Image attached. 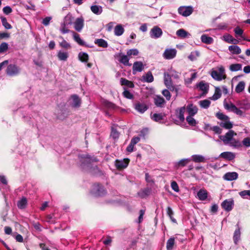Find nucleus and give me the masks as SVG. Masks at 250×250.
Wrapping results in <instances>:
<instances>
[{
    "label": "nucleus",
    "mask_w": 250,
    "mask_h": 250,
    "mask_svg": "<svg viewBox=\"0 0 250 250\" xmlns=\"http://www.w3.org/2000/svg\"><path fill=\"white\" fill-rule=\"evenodd\" d=\"M199 104L202 108L207 109L210 104V102L208 100H201L199 102Z\"/></svg>",
    "instance_id": "nucleus-47"
},
{
    "label": "nucleus",
    "mask_w": 250,
    "mask_h": 250,
    "mask_svg": "<svg viewBox=\"0 0 250 250\" xmlns=\"http://www.w3.org/2000/svg\"><path fill=\"white\" fill-rule=\"evenodd\" d=\"M135 109L140 113H144L148 108L147 105L143 103L140 102H135L133 104Z\"/></svg>",
    "instance_id": "nucleus-14"
},
{
    "label": "nucleus",
    "mask_w": 250,
    "mask_h": 250,
    "mask_svg": "<svg viewBox=\"0 0 250 250\" xmlns=\"http://www.w3.org/2000/svg\"><path fill=\"white\" fill-rule=\"evenodd\" d=\"M27 205V200L25 197H22L17 202V207L19 208L22 209H24Z\"/></svg>",
    "instance_id": "nucleus-21"
},
{
    "label": "nucleus",
    "mask_w": 250,
    "mask_h": 250,
    "mask_svg": "<svg viewBox=\"0 0 250 250\" xmlns=\"http://www.w3.org/2000/svg\"><path fill=\"white\" fill-rule=\"evenodd\" d=\"M163 34L162 30L157 26H154L150 31V37L152 39H158Z\"/></svg>",
    "instance_id": "nucleus-11"
},
{
    "label": "nucleus",
    "mask_w": 250,
    "mask_h": 250,
    "mask_svg": "<svg viewBox=\"0 0 250 250\" xmlns=\"http://www.w3.org/2000/svg\"><path fill=\"white\" fill-rule=\"evenodd\" d=\"M229 50L233 54H239L241 52V48L237 45H230L229 46Z\"/></svg>",
    "instance_id": "nucleus-31"
},
{
    "label": "nucleus",
    "mask_w": 250,
    "mask_h": 250,
    "mask_svg": "<svg viewBox=\"0 0 250 250\" xmlns=\"http://www.w3.org/2000/svg\"><path fill=\"white\" fill-rule=\"evenodd\" d=\"M193 11V7L191 6H182L178 8L179 14L184 17L189 16L192 13Z\"/></svg>",
    "instance_id": "nucleus-9"
},
{
    "label": "nucleus",
    "mask_w": 250,
    "mask_h": 250,
    "mask_svg": "<svg viewBox=\"0 0 250 250\" xmlns=\"http://www.w3.org/2000/svg\"><path fill=\"white\" fill-rule=\"evenodd\" d=\"M130 160L125 158L121 160H116L115 161V165L118 169H123L126 168L129 164Z\"/></svg>",
    "instance_id": "nucleus-10"
},
{
    "label": "nucleus",
    "mask_w": 250,
    "mask_h": 250,
    "mask_svg": "<svg viewBox=\"0 0 250 250\" xmlns=\"http://www.w3.org/2000/svg\"><path fill=\"white\" fill-rule=\"evenodd\" d=\"M124 91L123 93V96L125 98L128 99H133V94L131 92H130L128 90H127L126 89H125V88H124Z\"/></svg>",
    "instance_id": "nucleus-56"
},
{
    "label": "nucleus",
    "mask_w": 250,
    "mask_h": 250,
    "mask_svg": "<svg viewBox=\"0 0 250 250\" xmlns=\"http://www.w3.org/2000/svg\"><path fill=\"white\" fill-rule=\"evenodd\" d=\"M240 195L243 198H247L250 197V190H244L240 192Z\"/></svg>",
    "instance_id": "nucleus-64"
},
{
    "label": "nucleus",
    "mask_w": 250,
    "mask_h": 250,
    "mask_svg": "<svg viewBox=\"0 0 250 250\" xmlns=\"http://www.w3.org/2000/svg\"><path fill=\"white\" fill-rule=\"evenodd\" d=\"M164 83L166 87L170 90H175L176 92H177L178 90L173 85L171 81L170 75L167 73H164Z\"/></svg>",
    "instance_id": "nucleus-7"
},
{
    "label": "nucleus",
    "mask_w": 250,
    "mask_h": 250,
    "mask_svg": "<svg viewBox=\"0 0 250 250\" xmlns=\"http://www.w3.org/2000/svg\"><path fill=\"white\" fill-rule=\"evenodd\" d=\"M79 59L83 62H87L88 61L89 57L88 54L85 52H80L78 55Z\"/></svg>",
    "instance_id": "nucleus-38"
},
{
    "label": "nucleus",
    "mask_w": 250,
    "mask_h": 250,
    "mask_svg": "<svg viewBox=\"0 0 250 250\" xmlns=\"http://www.w3.org/2000/svg\"><path fill=\"white\" fill-rule=\"evenodd\" d=\"M191 161V158L183 159L178 161V162L176 163L175 164V166L177 168L180 167H184Z\"/></svg>",
    "instance_id": "nucleus-26"
},
{
    "label": "nucleus",
    "mask_w": 250,
    "mask_h": 250,
    "mask_svg": "<svg viewBox=\"0 0 250 250\" xmlns=\"http://www.w3.org/2000/svg\"><path fill=\"white\" fill-rule=\"evenodd\" d=\"M193 116L188 115L186 118L187 122L191 126H195L197 124V122L194 119Z\"/></svg>",
    "instance_id": "nucleus-49"
},
{
    "label": "nucleus",
    "mask_w": 250,
    "mask_h": 250,
    "mask_svg": "<svg viewBox=\"0 0 250 250\" xmlns=\"http://www.w3.org/2000/svg\"><path fill=\"white\" fill-rule=\"evenodd\" d=\"M90 193L93 197H99L105 195L107 192L105 188H92Z\"/></svg>",
    "instance_id": "nucleus-13"
},
{
    "label": "nucleus",
    "mask_w": 250,
    "mask_h": 250,
    "mask_svg": "<svg viewBox=\"0 0 250 250\" xmlns=\"http://www.w3.org/2000/svg\"><path fill=\"white\" fill-rule=\"evenodd\" d=\"M177 54L175 48H167L163 54V57L166 60H171L174 58Z\"/></svg>",
    "instance_id": "nucleus-8"
},
{
    "label": "nucleus",
    "mask_w": 250,
    "mask_h": 250,
    "mask_svg": "<svg viewBox=\"0 0 250 250\" xmlns=\"http://www.w3.org/2000/svg\"><path fill=\"white\" fill-rule=\"evenodd\" d=\"M220 156L229 160H232L235 158V154L231 152H224L220 154Z\"/></svg>",
    "instance_id": "nucleus-29"
},
{
    "label": "nucleus",
    "mask_w": 250,
    "mask_h": 250,
    "mask_svg": "<svg viewBox=\"0 0 250 250\" xmlns=\"http://www.w3.org/2000/svg\"><path fill=\"white\" fill-rule=\"evenodd\" d=\"M200 53L198 51H192L190 53L188 58L191 61H194L199 56Z\"/></svg>",
    "instance_id": "nucleus-52"
},
{
    "label": "nucleus",
    "mask_w": 250,
    "mask_h": 250,
    "mask_svg": "<svg viewBox=\"0 0 250 250\" xmlns=\"http://www.w3.org/2000/svg\"><path fill=\"white\" fill-rule=\"evenodd\" d=\"M73 36L74 40L80 45H84L85 44L84 42L81 39L80 35L72 31Z\"/></svg>",
    "instance_id": "nucleus-40"
},
{
    "label": "nucleus",
    "mask_w": 250,
    "mask_h": 250,
    "mask_svg": "<svg viewBox=\"0 0 250 250\" xmlns=\"http://www.w3.org/2000/svg\"><path fill=\"white\" fill-rule=\"evenodd\" d=\"M197 197L200 200L204 201L206 200L208 197L207 191L201 188L197 193Z\"/></svg>",
    "instance_id": "nucleus-24"
},
{
    "label": "nucleus",
    "mask_w": 250,
    "mask_h": 250,
    "mask_svg": "<svg viewBox=\"0 0 250 250\" xmlns=\"http://www.w3.org/2000/svg\"><path fill=\"white\" fill-rule=\"evenodd\" d=\"M201 40L202 42L208 44H211L213 42V39L212 38L208 37L205 34L201 36Z\"/></svg>",
    "instance_id": "nucleus-30"
},
{
    "label": "nucleus",
    "mask_w": 250,
    "mask_h": 250,
    "mask_svg": "<svg viewBox=\"0 0 250 250\" xmlns=\"http://www.w3.org/2000/svg\"><path fill=\"white\" fill-rule=\"evenodd\" d=\"M120 56V59L119 61L120 62L124 64L126 66H130L131 64L129 63V60L127 55H125L124 54H120L119 55Z\"/></svg>",
    "instance_id": "nucleus-22"
},
{
    "label": "nucleus",
    "mask_w": 250,
    "mask_h": 250,
    "mask_svg": "<svg viewBox=\"0 0 250 250\" xmlns=\"http://www.w3.org/2000/svg\"><path fill=\"white\" fill-rule=\"evenodd\" d=\"M211 76L215 80L220 81L226 78L225 74V69L223 66H220L218 68V71L212 70L211 73Z\"/></svg>",
    "instance_id": "nucleus-4"
},
{
    "label": "nucleus",
    "mask_w": 250,
    "mask_h": 250,
    "mask_svg": "<svg viewBox=\"0 0 250 250\" xmlns=\"http://www.w3.org/2000/svg\"><path fill=\"white\" fill-rule=\"evenodd\" d=\"M176 35L181 38L189 37L190 36V34L184 29H180L176 31Z\"/></svg>",
    "instance_id": "nucleus-28"
},
{
    "label": "nucleus",
    "mask_w": 250,
    "mask_h": 250,
    "mask_svg": "<svg viewBox=\"0 0 250 250\" xmlns=\"http://www.w3.org/2000/svg\"><path fill=\"white\" fill-rule=\"evenodd\" d=\"M236 135V133L232 130H229L224 135H220L219 138L224 144L229 145L234 148H239L242 146L241 142L233 138V136Z\"/></svg>",
    "instance_id": "nucleus-1"
},
{
    "label": "nucleus",
    "mask_w": 250,
    "mask_h": 250,
    "mask_svg": "<svg viewBox=\"0 0 250 250\" xmlns=\"http://www.w3.org/2000/svg\"><path fill=\"white\" fill-rule=\"evenodd\" d=\"M143 69L144 65L141 62H134L133 65V74H135L137 72H141Z\"/></svg>",
    "instance_id": "nucleus-16"
},
{
    "label": "nucleus",
    "mask_w": 250,
    "mask_h": 250,
    "mask_svg": "<svg viewBox=\"0 0 250 250\" xmlns=\"http://www.w3.org/2000/svg\"><path fill=\"white\" fill-rule=\"evenodd\" d=\"M175 243V240L173 237L169 238L167 243V250H172L173 246Z\"/></svg>",
    "instance_id": "nucleus-51"
},
{
    "label": "nucleus",
    "mask_w": 250,
    "mask_h": 250,
    "mask_svg": "<svg viewBox=\"0 0 250 250\" xmlns=\"http://www.w3.org/2000/svg\"><path fill=\"white\" fill-rule=\"evenodd\" d=\"M186 109L188 115L190 116H194L197 113L198 110L197 107L193 104H188L187 106Z\"/></svg>",
    "instance_id": "nucleus-15"
},
{
    "label": "nucleus",
    "mask_w": 250,
    "mask_h": 250,
    "mask_svg": "<svg viewBox=\"0 0 250 250\" xmlns=\"http://www.w3.org/2000/svg\"><path fill=\"white\" fill-rule=\"evenodd\" d=\"M90 10L93 14L96 15H101L103 11L102 6L96 4L92 5L90 6Z\"/></svg>",
    "instance_id": "nucleus-19"
},
{
    "label": "nucleus",
    "mask_w": 250,
    "mask_h": 250,
    "mask_svg": "<svg viewBox=\"0 0 250 250\" xmlns=\"http://www.w3.org/2000/svg\"><path fill=\"white\" fill-rule=\"evenodd\" d=\"M216 117L221 120L219 123L220 126L227 129H230L232 127L233 124L227 115L221 112H217L216 114Z\"/></svg>",
    "instance_id": "nucleus-2"
},
{
    "label": "nucleus",
    "mask_w": 250,
    "mask_h": 250,
    "mask_svg": "<svg viewBox=\"0 0 250 250\" xmlns=\"http://www.w3.org/2000/svg\"><path fill=\"white\" fill-rule=\"evenodd\" d=\"M104 105L105 107L110 109H114L116 107V105L114 104L107 101L104 102Z\"/></svg>",
    "instance_id": "nucleus-60"
},
{
    "label": "nucleus",
    "mask_w": 250,
    "mask_h": 250,
    "mask_svg": "<svg viewBox=\"0 0 250 250\" xmlns=\"http://www.w3.org/2000/svg\"><path fill=\"white\" fill-rule=\"evenodd\" d=\"M164 116L161 113H154L152 115L151 119L157 122L161 123L163 119Z\"/></svg>",
    "instance_id": "nucleus-48"
},
{
    "label": "nucleus",
    "mask_w": 250,
    "mask_h": 250,
    "mask_svg": "<svg viewBox=\"0 0 250 250\" xmlns=\"http://www.w3.org/2000/svg\"><path fill=\"white\" fill-rule=\"evenodd\" d=\"M94 43L99 46L103 48H106L108 46L107 42L102 39H96L94 41Z\"/></svg>",
    "instance_id": "nucleus-34"
},
{
    "label": "nucleus",
    "mask_w": 250,
    "mask_h": 250,
    "mask_svg": "<svg viewBox=\"0 0 250 250\" xmlns=\"http://www.w3.org/2000/svg\"><path fill=\"white\" fill-rule=\"evenodd\" d=\"M222 208L226 211H231L234 207V201L232 199H226L221 204Z\"/></svg>",
    "instance_id": "nucleus-12"
},
{
    "label": "nucleus",
    "mask_w": 250,
    "mask_h": 250,
    "mask_svg": "<svg viewBox=\"0 0 250 250\" xmlns=\"http://www.w3.org/2000/svg\"><path fill=\"white\" fill-rule=\"evenodd\" d=\"M241 143L246 147H250V137L245 138Z\"/></svg>",
    "instance_id": "nucleus-59"
},
{
    "label": "nucleus",
    "mask_w": 250,
    "mask_h": 250,
    "mask_svg": "<svg viewBox=\"0 0 250 250\" xmlns=\"http://www.w3.org/2000/svg\"><path fill=\"white\" fill-rule=\"evenodd\" d=\"M191 159L195 163L204 162L205 161V157L201 155H193Z\"/></svg>",
    "instance_id": "nucleus-37"
},
{
    "label": "nucleus",
    "mask_w": 250,
    "mask_h": 250,
    "mask_svg": "<svg viewBox=\"0 0 250 250\" xmlns=\"http://www.w3.org/2000/svg\"><path fill=\"white\" fill-rule=\"evenodd\" d=\"M221 96V90L219 88L216 87L215 88V93L213 94V95L212 96V97L210 98L212 100H217L218 99L220 98Z\"/></svg>",
    "instance_id": "nucleus-53"
},
{
    "label": "nucleus",
    "mask_w": 250,
    "mask_h": 250,
    "mask_svg": "<svg viewBox=\"0 0 250 250\" xmlns=\"http://www.w3.org/2000/svg\"><path fill=\"white\" fill-rule=\"evenodd\" d=\"M154 103L157 106L163 107L165 104V101L161 96H157L154 99Z\"/></svg>",
    "instance_id": "nucleus-25"
},
{
    "label": "nucleus",
    "mask_w": 250,
    "mask_h": 250,
    "mask_svg": "<svg viewBox=\"0 0 250 250\" xmlns=\"http://www.w3.org/2000/svg\"><path fill=\"white\" fill-rule=\"evenodd\" d=\"M143 81L147 83H151L154 80L153 76L151 72L149 71L145 75L143 76Z\"/></svg>",
    "instance_id": "nucleus-32"
},
{
    "label": "nucleus",
    "mask_w": 250,
    "mask_h": 250,
    "mask_svg": "<svg viewBox=\"0 0 250 250\" xmlns=\"http://www.w3.org/2000/svg\"><path fill=\"white\" fill-rule=\"evenodd\" d=\"M79 158L81 163V167L84 168L85 167H89L92 162L96 161V158H91L86 154H80Z\"/></svg>",
    "instance_id": "nucleus-3"
},
{
    "label": "nucleus",
    "mask_w": 250,
    "mask_h": 250,
    "mask_svg": "<svg viewBox=\"0 0 250 250\" xmlns=\"http://www.w3.org/2000/svg\"><path fill=\"white\" fill-rule=\"evenodd\" d=\"M73 18L71 14H68L63 19V22L68 25H71L73 22Z\"/></svg>",
    "instance_id": "nucleus-46"
},
{
    "label": "nucleus",
    "mask_w": 250,
    "mask_h": 250,
    "mask_svg": "<svg viewBox=\"0 0 250 250\" xmlns=\"http://www.w3.org/2000/svg\"><path fill=\"white\" fill-rule=\"evenodd\" d=\"M167 213L172 222H173V223L176 222V219L173 216V214H174V212H173L172 208L170 207H168L167 208Z\"/></svg>",
    "instance_id": "nucleus-50"
},
{
    "label": "nucleus",
    "mask_w": 250,
    "mask_h": 250,
    "mask_svg": "<svg viewBox=\"0 0 250 250\" xmlns=\"http://www.w3.org/2000/svg\"><path fill=\"white\" fill-rule=\"evenodd\" d=\"M186 110L185 106H183L179 109L177 117L181 122H183L185 120L184 113Z\"/></svg>",
    "instance_id": "nucleus-44"
},
{
    "label": "nucleus",
    "mask_w": 250,
    "mask_h": 250,
    "mask_svg": "<svg viewBox=\"0 0 250 250\" xmlns=\"http://www.w3.org/2000/svg\"><path fill=\"white\" fill-rule=\"evenodd\" d=\"M242 68V65L240 63L232 64L229 66V70L232 72L241 70Z\"/></svg>",
    "instance_id": "nucleus-45"
},
{
    "label": "nucleus",
    "mask_w": 250,
    "mask_h": 250,
    "mask_svg": "<svg viewBox=\"0 0 250 250\" xmlns=\"http://www.w3.org/2000/svg\"><path fill=\"white\" fill-rule=\"evenodd\" d=\"M59 38L62 40V42L59 43L61 47L65 49L71 48L70 44L67 42L62 36H60Z\"/></svg>",
    "instance_id": "nucleus-43"
},
{
    "label": "nucleus",
    "mask_w": 250,
    "mask_h": 250,
    "mask_svg": "<svg viewBox=\"0 0 250 250\" xmlns=\"http://www.w3.org/2000/svg\"><path fill=\"white\" fill-rule=\"evenodd\" d=\"M162 94L166 97L167 101L170 100L171 98L170 93L167 89H164L162 91Z\"/></svg>",
    "instance_id": "nucleus-62"
},
{
    "label": "nucleus",
    "mask_w": 250,
    "mask_h": 250,
    "mask_svg": "<svg viewBox=\"0 0 250 250\" xmlns=\"http://www.w3.org/2000/svg\"><path fill=\"white\" fill-rule=\"evenodd\" d=\"M240 236H241V231H240V228H238L237 229H236L235 230V231L234 232V234H233V237L234 243L235 245H237L240 239Z\"/></svg>",
    "instance_id": "nucleus-33"
},
{
    "label": "nucleus",
    "mask_w": 250,
    "mask_h": 250,
    "mask_svg": "<svg viewBox=\"0 0 250 250\" xmlns=\"http://www.w3.org/2000/svg\"><path fill=\"white\" fill-rule=\"evenodd\" d=\"M69 26L63 22L61 23L60 30L62 34H66L70 32L69 29Z\"/></svg>",
    "instance_id": "nucleus-42"
},
{
    "label": "nucleus",
    "mask_w": 250,
    "mask_h": 250,
    "mask_svg": "<svg viewBox=\"0 0 250 250\" xmlns=\"http://www.w3.org/2000/svg\"><path fill=\"white\" fill-rule=\"evenodd\" d=\"M8 44L6 42H2L0 45V53H3L7 50Z\"/></svg>",
    "instance_id": "nucleus-57"
},
{
    "label": "nucleus",
    "mask_w": 250,
    "mask_h": 250,
    "mask_svg": "<svg viewBox=\"0 0 250 250\" xmlns=\"http://www.w3.org/2000/svg\"><path fill=\"white\" fill-rule=\"evenodd\" d=\"M238 176V174L236 172H229L226 173L223 176V178L227 181H232L236 180Z\"/></svg>",
    "instance_id": "nucleus-17"
},
{
    "label": "nucleus",
    "mask_w": 250,
    "mask_h": 250,
    "mask_svg": "<svg viewBox=\"0 0 250 250\" xmlns=\"http://www.w3.org/2000/svg\"><path fill=\"white\" fill-rule=\"evenodd\" d=\"M1 20L2 25L5 27V29H10L12 28V26L7 22V19L5 18L1 17Z\"/></svg>",
    "instance_id": "nucleus-55"
},
{
    "label": "nucleus",
    "mask_w": 250,
    "mask_h": 250,
    "mask_svg": "<svg viewBox=\"0 0 250 250\" xmlns=\"http://www.w3.org/2000/svg\"><path fill=\"white\" fill-rule=\"evenodd\" d=\"M245 83L244 81H241L238 83L235 87V91L237 93L242 92L245 89Z\"/></svg>",
    "instance_id": "nucleus-39"
},
{
    "label": "nucleus",
    "mask_w": 250,
    "mask_h": 250,
    "mask_svg": "<svg viewBox=\"0 0 250 250\" xmlns=\"http://www.w3.org/2000/svg\"><path fill=\"white\" fill-rule=\"evenodd\" d=\"M151 188H143L140 191L138 192V196L141 198H145L150 193Z\"/></svg>",
    "instance_id": "nucleus-41"
},
{
    "label": "nucleus",
    "mask_w": 250,
    "mask_h": 250,
    "mask_svg": "<svg viewBox=\"0 0 250 250\" xmlns=\"http://www.w3.org/2000/svg\"><path fill=\"white\" fill-rule=\"evenodd\" d=\"M120 83L122 85H125L129 88H133L134 87V85L132 82L123 78L120 79Z\"/></svg>",
    "instance_id": "nucleus-36"
},
{
    "label": "nucleus",
    "mask_w": 250,
    "mask_h": 250,
    "mask_svg": "<svg viewBox=\"0 0 250 250\" xmlns=\"http://www.w3.org/2000/svg\"><path fill=\"white\" fill-rule=\"evenodd\" d=\"M21 69L15 64H10L8 65L6 73L7 75L10 76H15L19 75L20 73Z\"/></svg>",
    "instance_id": "nucleus-6"
},
{
    "label": "nucleus",
    "mask_w": 250,
    "mask_h": 250,
    "mask_svg": "<svg viewBox=\"0 0 250 250\" xmlns=\"http://www.w3.org/2000/svg\"><path fill=\"white\" fill-rule=\"evenodd\" d=\"M223 38L225 42L230 43L233 37L229 34H225L223 36Z\"/></svg>",
    "instance_id": "nucleus-63"
},
{
    "label": "nucleus",
    "mask_w": 250,
    "mask_h": 250,
    "mask_svg": "<svg viewBox=\"0 0 250 250\" xmlns=\"http://www.w3.org/2000/svg\"><path fill=\"white\" fill-rule=\"evenodd\" d=\"M71 104L73 107H78L81 104V99L76 95H73L71 96Z\"/></svg>",
    "instance_id": "nucleus-20"
},
{
    "label": "nucleus",
    "mask_w": 250,
    "mask_h": 250,
    "mask_svg": "<svg viewBox=\"0 0 250 250\" xmlns=\"http://www.w3.org/2000/svg\"><path fill=\"white\" fill-rule=\"evenodd\" d=\"M126 53L128 56H137L139 54V51L137 49H131L127 50Z\"/></svg>",
    "instance_id": "nucleus-58"
},
{
    "label": "nucleus",
    "mask_w": 250,
    "mask_h": 250,
    "mask_svg": "<svg viewBox=\"0 0 250 250\" xmlns=\"http://www.w3.org/2000/svg\"><path fill=\"white\" fill-rule=\"evenodd\" d=\"M234 33L236 35V37H242L243 33V30L241 29L239 27L237 26L234 29Z\"/></svg>",
    "instance_id": "nucleus-61"
},
{
    "label": "nucleus",
    "mask_w": 250,
    "mask_h": 250,
    "mask_svg": "<svg viewBox=\"0 0 250 250\" xmlns=\"http://www.w3.org/2000/svg\"><path fill=\"white\" fill-rule=\"evenodd\" d=\"M198 87L200 90L202 91L203 93H207L208 90L209 86L207 83L203 82H200L197 85Z\"/></svg>",
    "instance_id": "nucleus-35"
},
{
    "label": "nucleus",
    "mask_w": 250,
    "mask_h": 250,
    "mask_svg": "<svg viewBox=\"0 0 250 250\" xmlns=\"http://www.w3.org/2000/svg\"><path fill=\"white\" fill-rule=\"evenodd\" d=\"M191 71H194V72L191 74L190 77L189 78H187L185 79L186 83L188 84L191 83L192 81L194 80L197 77V72H195L194 70H192Z\"/></svg>",
    "instance_id": "nucleus-54"
},
{
    "label": "nucleus",
    "mask_w": 250,
    "mask_h": 250,
    "mask_svg": "<svg viewBox=\"0 0 250 250\" xmlns=\"http://www.w3.org/2000/svg\"><path fill=\"white\" fill-rule=\"evenodd\" d=\"M124 31L125 29L121 24L117 25L114 28V34L117 36H121Z\"/></svg>",
    "instance_id": "nucleus-27"
},
{
    "label": "nucleus",
    "mask_w": 250,
    "mask_h": 250,
    "mask_svg": "<svg viewBox=\"0 0 250 250\" xmlns=\"http://www.w3.org/2000/svg\"><path fill=\"white\" fill-rule=\"evenodd\" d=\"M83 27V20L77 18L74 22V28L78 32H81Z\"/></svg>",
    "instance_id": "nucleus-18"
},
{
    "label": "nucleus",
    "mask_w": 250,
    "mask_h": 250,
    "mask_svg": "<svg viewBox=\"0 0 250 250\" xmlns=\"http://www.w3.org/2000/svg\"><path fill=\"white\" fill-rule=\"evenodd\" d=\"M224 106L226 109L229 111L232 112L239 116H242L243 115V112L233 104L232 103H227L226 101L224 102Z\"/></svg>",
    "instance_id": "nucleus-5"
},
{
    "label": "nucleus",
    "mask_w": 250,
    "mask_h": 250,
    "mask_svg": "<svg viewBox=\"0 0 250 250\" xmlns=\"http://www.w3.org/2000/svg\"><path fill=\"white\" fill-rule=\"evenodd\" d=\"M57 57L59 60L62 61H66L69 57V54L67 52L60 50L58 53Z\"/></svg>",
    "instance_id": "nucleus-23"
}]
</instances>
